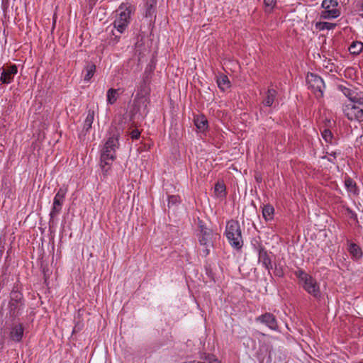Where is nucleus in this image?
<instances>
[{"label": "nucleus", "instance_id": "1", "mask_svg": "<svg viewBox=\"0 0 363 363\" xmlns=\"http://www.w3.org/2000/svg\"><path fill=\"white\" fill-rule=\"evenodd\" d=\"M120 133L117 131L109 133L108 138L100 150V167L104 175H107L116 158V150L119 148Z\"/></svg>", "mask_w": 363, "mask_h": 363}, {"label": "nucleus", "instance_id": "2", "mask_svg": "<svg viewBox=\"0 0 363 363\" xmlns=\"http://www.w3.org/2000/svg\"><path fill=\"white\" fill-rule=\"evenodd\" d=\"M135 11V7L130 2H123L116 11V16L113 22L114 28L122 34L130 23L131 15Z\"/></svg>", "mask_w": 363, "mask_h": 363}, {"label": "nucleus", "instance_id": "3", "mask_svg": "<svg viewBox=\"0 0 363 363\" xmlns=\"http://www.w3.org/2000/svg\"><path fill=\"white\" fill-rule=\"evenodd\" d=\"M294 274L298 279L303 289L308 294L316 299L321 298L320 284L311 275L306 273L302 269L295 271Z\"/></svg>", "mask_w": 363, "mask_h": 363}, {"label": "nucleus", "instance_id": "4", "mask_svg": "<svg viewBox=\"0 0 363 363\" xmlns=\"http://www.w3.org/2000/svg\"><path fill=\"white\" fill-rule=\"evenodd\" d=\"M225 235L229 244L233 249L240 250L242 248L244 242L238 221L230 220L227 222Z\"/></svg>", "mask_w": 363, "mask_h": 363}, {"label": "nucleus", "instance_id": "5", "mask_svg": "<svg viewBox=\"0 0 363 363\" xmlns=\"http://www.w3.org/2000/svg\"><path fill=\"white\" fill-rule=\"evenodd\" d=\"M25 308L23 294L13 288L10 294V299L8 303V315L10 320H15L20 316Z\"/></svg>", "mask_w": 363, "mask_h": 363}, {"label": "nucleus", "instance_id": "6", "mask_svg": "<svg viewBox=\"0 0 363 363\" xmlns=\"http://www.w3.org/2000/svg\"><path fill=\"white\" fill-rule=\"evenodd\" d=\"M199 233L197 238L201 246L203 247L202 252L204 257H207L210 254L211 247H213V231L208 228L205 223L199 219L198 220Z\"/></svg>", "mask_w": 363, "mask_h": 363}, {"label": "nucleus", "instance_id": "7", "mask_svg": "<svg viewBox=\"0 0 363 363\" xmlns=\"http://www.w3.org/2000/svg\"><path fill=\"white\" fill-rule=\"evenodd\" d=\"M4 333L7 335L9 343H20L22 342L24 335L23 324L14 320H11V322L6 321Z\"/></svg>", "mask_w": 363, "mask_h": 363}, {"label": "nucleus", "instance_id": "8", "mask_svg": "<svg viewBox=\"0 0 363 363\" xmlns=\"http://www.w3.org/2000/svg\"><path fill=\"white\" fill-rule=\"evenodd\" d=\"M67 187L65 186H61L56 194L54 196L52 206L49 213L50 220L49 225L51 226V224L54 223V219L56 216H57L62 211L63 204L65 201L66 195L67 193Z\"/></svg>", "mask_w": 363, "mask_h": 363}, {"label": "nucleus", "instance_id": "9", "mask_svg": "<svg viewBox=\"0 0 363 363\" xmlns=\"http://www.w3.org/2000/svg\"><path fill=\"white\" fill-rule=\"evenodd\" d=\"M308 88L314 93L316 98H322L325 89L323 79L318 74L308 73L306 77Z\"/></svg>", "mask_w": 363, "mask_h": 363}, {"label": "nucleus", "instance_id": "10", "mask_svg": "<svg viewBox=\"0 0 363 363\" xmlns=\"http://www.w3.org/2000/svg\"><path fill=\"white\" fill-rule=\"evenodd\" d=\"M342 111L350 121H363V106L354 103L345 104L342 106Z\"/></svg>", "mask_w": 363, "mask_h": 363}, {"label": "nucleus", "instance_id": "11", "mask_svg": "<svg viewBox=\"0 0 363 363\" xmlns=\"http://www.w3.org/2000/svg\"><path fill=\"white\" fill-rule=\"evenodd\" d=\"M0 82L3 84H9L13 82L14 77L18 73V67L15 64L3 66L0 68Z\"/></svg>", "mask_w": 363, "mask_h": 363}, {"label": "nucleus", "instance_id": "12", "mask_svg": "<svg viewBox=\"0 0 363 363\" xmlns=\"http://www.w3.org/2000/svg\"><path fill=\"white\" fill-rule=\"evenodd\" d=\"M256 321L265 325L272 330H278L279 326L277 320L274 315L271 313H265L256 318Z\"/></svg>", "mask_w": 363, "mask_h": 363}, {"label": "nucleus", "instance_id": "13", "mask_svg": "<svg viewBox=\"0 0 363 363\" xmlns=\"http://www.w3.org/2000/svg\"><path fill=\"white\" fill-rule=\"evenodd\" d=\"M157 0H144L143 16L151 23L156 18Z\"/></svg>", "mask_w": 363, "mask_h": 363}, {"label": "nucleus", "instance_id": "14", "mask_svg": "<svg viewBox=\"0 0 363 363\" xmlns=\"http://www.w3.org/2000/svg\"><path fill=\"white\" fill-rule=\"evenodd\" d=\"M258 256V263L261 264L262 266L268 272V273L271 274V270L273 268L272 261L269 256V252L265 249L260 252L257 253Z\"/></svg>", "mask_w": 363, "mask_h": 363}, {"label": "nucleus", "instance_id": "15", "mask_svg": "<svg viewBox=\"0 0 363 363\" xmlns=\"http://www.w3.org/2000/svg\"><path fill=\"white\" fill-rule=\"evenodd\" d=\"M96 67L93 62H86L82 70L83 80L89 82L96 72Z\"/></svg>", "mask_w": 363, "mask_h": 363}, {"label": "nucleus", "instance_id": "16", "mask_svg": "<svg viewBox=\"0 0 363 363\" xmlns=\"http://www.w3.org/2000/svg\"><path fill=\"white\" fill-rule=\"evenodd\" d=\"M194 124L196 128L201 133L207 130L208 128V121L203 115H198L195 116Z\"/></svg>", "mask_w": 363, "mask_h": 363}, {"label": "nucleus", "instance_id": "17", "mask_svg": "<svg viewBox=\"0 0 363 363\" xmlns=\"http://www.w3.org/2000/svg\"><path fill=\"white\" fill-rule=\"evenodd\" d=\"M345 186L347 191L354 196L359 194V189L357 183L350 177H347L345 179Z\"/></svg>", "mask_w": 363, "mask_h": 363}, {"label": "nucleus", "instance_id": "18", "mask_svg": "<svg viewBox=\"0 0 363 363\" xmlns=\"http://www.w3.org/2000/svg\"><path fill=\"white\" fill-rule=\"evenodd\" d=\"M277 96V91L274 89H269L266 92V96L262 101V104L264 106L270 107L274 102V100Z\"/></svg>", "mask_w": 363, "mask_h": 363}, {"label": "nucleus", "instance_id": "19", "mask_svg": "<svg viewBox=\"0 0 363 363\" xmlns=\"http://www.w3.org/2000/svg\"><path fill=\"white\" fill-rule=\"evenodd\" d=\"M348 251L354 259H359L362 257L363 253L361 247L355 243H350Z\"/></svg>", "mask_w": 363, "mask_h": 363}, {"label": "nucleus", "instance_id": "20", "mask_svg": "<svg viewBox=\"0 0 363 363\" xmlns=\"http://www.w3.org/2000/svg\"><path fill=\"white\" fill-rule=\"evenodd\" d=\"M94 111L89 110L87 112L86 117L84 121L83 124V131L85 132V133H89L90 129L91 128L92 123L94 122Z\"/></svg>", "mask_w": 363, "mask_h": 363}, {"label": "nucleus", "instance_id": "21", "mask_svg": "<svg viewBox=\"0 0 363 363\" xmlns=\"http://www.w3.org/2000/svg\"><path fill=\"white\" fill-rule=\"evenodd\" d=\"M216 82L218 88L221 91H225L226 89L230 86V82L228 77L225 74H219L217 76Z\"/></svg>", "mask_w": 363, "mask_h": 363}, {"label": "nucleus", "instance_id": "22", "mask_svg": "<svg viewBox=\"0 0 363 363\" xmlns=\"http://www.w3.org/2000/svg\"><path fill=\"white\" fill-rule=\"evenodd\" d=\"M340 15V11L337 9H331L323 10L320 13V17L323 19L336 18Z\"/></svg>", "mask_w": 363, "mask_h": 363}, {"label": "nucleus", "instance_id": "23", "mask_svg": "<svg viewBox=\"0 0 363 363\" xmlns=\"http://www.w3.org/2000/svg\"><path fill=\"white\" fill-rule=\"evenodd\" d=\"M274 215V208L270 204L264 205L262 207V216L266 221L273 220Z\"/></svg>", "mask_w": 363, "mask_h": 363}, {"label": "nucleus", "instance_id": "24", "mask_svg": "<svg viewBox=\"0 0 363 363\" xmlns=\"http://www.w3.org/2000/svg\"><path fill=\"white\" fill-rule=\"evenodd\" d=\"M119 89L111 88L106 93V101L109 105H113L117 101Z\"/></svg>", "mask_w": 363, "mask_h": 363}, {"label": "nucleus", "instance_id": "25", "mask_svg": "<svg viewBox=\"0 0 363 363\" xmlns=\"http://www.w3.org/2000/svg\"><path fill=\"white\" fill-rule=\"evenodd\" d=\"M337 89L350 100L352 99L354 91L357 89V88L353 87L352 86H346L342 84L338 85Z\"/></svg>", "mask_w": 363, "mask_h": 363}, {"label": "nucleus", "instance_id": "26", "mask_svg": "<svg viewBox=\"0 0 363 363\" xmlns=\"http://www.w3.org/2000/svg\"><path fill=\"white\" fill-rule=\"evenodd\" d=\"M348 49L352 55H357L363 50V43L360 41H354L350 45Z\"/></svg>", "mask_w": 363, "mask_h": 363}, {"label": "nucleus", "instance_id": "27", "mask_svg": "<svg viewBox=\"0 0 363 363\" xmlns=\"http://www.w3.org/2000/svg\"><path fill=\"white\" fill-rule=\"evenodd\" d=\"M251 245L253 250L255 251L257 254L266 249L259 237L252 238Z\"/></svg>", "mask_w": 363, "mask_h": 363}, {"label": "nucleus", "instance_id": "28", "mask_svg": "<svg viewBox=\"0 0 363 363\" xmlns=\"http://www.w3.org/2000/svg\"><path fill=\"white\" fill-rule=\"evenodd\" d=\"M349 103H354L357 105L363 106V91H359L357 88Z\"/></svg>", "mask_w": 363, "mask_h": 363}, {"label": "nucleus", "instance_id": "29", "mask_svg": "<svg viewBox=\"0 0 363 363\" xmlns=\"http://www.w3.org/2000/svg\"><path fill=\"white\" fill-rule=\"evenodd\" d=\"M336 24L330 22H318L315 24V28L318 29L319 30H333L335 28Z\"/></svg>", "mask_w": 363, "mask_h": 363}, {"label": "nucleus", "instance_id": "30", "mask_svg": "<svg viewBox=\"0 0 363 363\" xmlns=\"http://www.w3.org/2000/svg\"><path fill=\"white\" fill-rule=\"evenodd\" d=\"M181 203V198L178 195H169L167 198V206L169 208L177 206Z\"/></svg>", "mask_w": 363, "mask_h": 363}, {"label": "nucleus", "instance_id": "31", "mask_svg": "<svg viewBox=\"0 0 363 363\" xmlns=\"http://www.w3.org/2000/svg\"><path fill=\"white\" fill-rule=\"evenodd\" d=\"M215 193L218 196L224 197L225 196V186L223 183L218 182L215 184Z\"/></svg>", "mask_w": 363, "mask_h": 363}, {"label": "nucleus", "instance_id": "32", "mask_svg": "<svg viewBox=\"0 0 363 363\" xmlns=\"http://www.w3.org/2000/svg\"><path fill=\"white\" fill-rule=\"evenodd\" d=\"M337 6L338 2L337 0H323L321 4V6L323 10L336 9Z\"/></svg>", "mask_w": 363, "mask_h": 363}, {"label": "nucleus", "instance_id": "33", "mask_svg": "<svg viewBox=\"0 0 363 363\" xmlns=\"http://www.w3.org/2000/svg\"><path fill=\"white\" fill-rule=\"evenodd\" d=\"M277 4V0H264V11L268 13L272 12Z\"/></svg>", "mask_w": 363, "mask_h": 363}, {"label": "nucleus", "instance_id": "34", "mask_svg": "<svg viewBox=\"0 0 363 363\" xmlns=\"http://www.w3.org/2000/svg\"><path fill=\"white\" fill-rule=\"evenodd\" d=\"M322 137L326 143H333V135L330 130H324L322 132Z\"/></svg>", "mask_w": 363, "mask_h": 363}, {"label": "nucleus", "instance_id": "35", "mask_svg": "<svg viewBox=\"0 0 363 363\" xmlns=\"http://www.w3.org/2000/svg\"><path fill=\"white\" fill-rule=\"evenodd\" d=\"M326 154L328 155L329 157H330V158H327V160L328 162H330V163L335 164L336 163V157L338 155L340 154V151H338V152L332 151L330 152H327Z\"/></svg>", "mask_w": 363, "mask_h": 363}, {"label": "nucleus", "instance_id": "36", "mask_svg": "<svg viewBox=\"0 0 363 363\" xmlns=\"http://www.w3.org/2000/svg\"><path fill=\"white\" fill-rule=\"evenodd\" d=\"M204 267H205L206 274L208 276V277L210 279L215 281L214 273L213 272L211 264H206Z\"/></svg>", "mask_w": 363, "mask_h": 363}, {"label": "nucleus", "instance_id": "37", "mask_svg": "<svg viewBox=\"0 0 363 363\" xmlns=\"http://www.w3.org/2000/svg\"><path fill=\"white\" fill-rule=\"evenodd\" d=\"M274 274L278 277H283L284 276V272L283 267L279 264H275L274 266Z\"/></svg>", "mask_w": 363, "mask_h": 363}, {"label": "nucleus", "instance_id": "38", "mask_svg": "<svg viewBox=\"0 0 363 363\" xmlns=\"http://www.w3.org/2000/svg\"><path fill=\"white\" fill-rule=\"evenodd\" d=\"M112 35L109 39L108 43L111 45H115L119 42L121 36L116 35L113 31L112 32Z\"/></svg>", "mask_w": 363, "mask_h": 363}, {"label": "nucleus", "instance_id": "39", "mask_svg": "<svg viewBox=\"0 0 363 363\" xmlns=\"http://www.w3.org/2000/svg\"><path fill=\"white\" fill-rule=\"evenodd\" d=\"M130 136L132 140H138L140 136V132L138 129H134L130 133Z\"/></svg>", "mask_w": 363, "mask_h": 363}, {"label": "nucleus", "instance_id": "40", "mask_svg": "<svg viewBox=\"0 0 363 363\" xmlns=\"http://www.w3.org/2000/svg\"><path fill=\"white\" fill-rule=\"evenodd\" d=\"M346 211L349 213V215L352 219H353L354 220H357V215L354 211H352L349 207H347L346 208Z\"/></svg>", "mask_w": 363, "mask_h": 363}, {"label": "nucleus", "instance_id": "41", "mask_svg": "<svg viewBox=\"0 0 363 363\" xmlns=\"http://www.w3.org/2000/svg\"><path fill=\"white\" fill-rule=\"evenodd\" d=\"M4 242H5V239L3 237V235L1 234H0V255H1L4 250Z\"/></svg>", "mask_w": 363, "mask_h": 363}, {"label": "nucleus", "instance_id": "42", "mask_svg": "<svg viewBox=\"0 0 363 363\" xmlns=\"http://www.w3.org/2000/svg\"><path fill=\"white\" fill-rule=\"evenodd\" d=\"M98 0H89L88 1V4H89V6L92 9L96 4Z\"/></svg>", "mask_w": 363, "mask_h": 363}, {"label": "nucleus", "instance_id": "43", "mask_svg": "<svg viewBox=\"0 0 363 363\" xmlns=\"http://www.w3.org/2000/svg\"><path fill=\"white\" fill-rule=\"evenodd\" d=\"M327 158H330V157H328L327 155H323V156L320 157V159H322V160H327Z\"/></svg>", "mask_w": 363, "mask_h": 363}, {"label": "nucleus", "instance_id": "44", "mask_svg": "<svg viewBox=\"0 0 363 363\" xmlns=\"http://www.w3.org/2000/svg\"><path fill=\"white\" fill-rule=\"evenodd\" d=\"M360 7H361V9L363 11V0H362V1H361Z\"/></svg>", "mask_w": 363, "mask_h": 363}, {"label": "nucleus", "instance_id": "45", "mask_svg": "<svg viewBox=\"0 0 363 363\" xmlns=\"http://www.w3.org/2000/svg\"><path fill=\"white\" fill-rule=\"evenodd\" d=\"M362 16L363 17V14L362 15Z\"/></svg>", "mask_w": 363, "mask_h": 363}]
</instances>
